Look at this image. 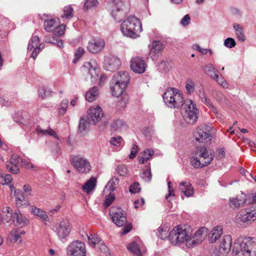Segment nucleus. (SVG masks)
Here are the masks:
<instances>
[{
	"mask_svg": "<svg viewBox=\"0 0 256 256\" xmlns=\"http://www.w3.org/2000/svg\"><path fill=\"white\" fill-rule=\"evenodd\" d=\"M214 158L213 155L208 152L205 145L198 146L190 158V164L196 168L208 166Z\"/></svg>",
	"mask_w": 256,
	"mask_h": 256,
	"instance_id": "f257e3e1",
	"label": "nucleus"
},
{
	"mask_svg": "<svg viewBox=\"0 0 256 256\" xmlns=\"http://www.w3.org/2000/svg\"><path fill=\"white\" fill-rule=\"evenodd\" d=\"M120 29L124 36L135 38L139 36L142 31V25L137 18L130 16L122 22Z\"/></svg>",
	"mask_w": 256,
	"mask_h": 256,
	"instance_id": "f03ea898",
	"label": "nucleus"
},
{
	"mask_svg": "<svg viewBox=\"0 0 256 256\" xmlns=\"http://www.w3.org/2000/svg\"><path fill=\"white\" fill-rule=\"evenodd\" d=\"M165 104L172 108H178L184 102L182 94L180 90L174 88H170L163 94Z\"/></svg>",
	"mask_w": 256,
	"mask_h": 256,
	"instance_id": "7ed1b4c3",
	"label": "nucleus"
},
{
	"mask_svg": "<svg viewBox=\"0 0 256 256\" xmlns=\"http://www.w3.org/2000/svg\"><path fill=\"white\" fill-rule=\"evenodd\" d=\"M233 250L240 256H256V238L245 237Z\"/></svg>",
	"mask_w": 256,
	"mask_h": 256,
	"instance_id": "20e7f679",
	"label": "nucleus"
},
{
	"mask_svg": "<svg viewBox=\"0 0 256 256\" xmlns=\"http://www.w3.org/2000/svg\"><path fill=\"white\" fill-rule=\"evenodd\" d=\"M181 114L188 124H193L198 120V110L191 100H186L180 106Z\"/></svg>",
	"mask_w": 256,
	"mask_h": 256,
	"instance_id": "39448f33",
	"label": "nucleus"
},
{
	"mask_svg": "<svg viewBox=\"0 0 256 256\" xmlns=\"http://www.w3.org/2000/svg\"><path fill=\"white\" fill-rule=\"evenodd\" d=\"M81 71L86 80H90L92 84L95 83L99 78L100 70L94 60L84 62L81 67Z\"/></svg>",
	"mask_w": 256,
	"mask_h": 256,
	"instance_id": "423d86ee",
	"label": "nucleus"
},
{
	"mask_svg": "<svg viewBox=\"0 0 256 256\" xmlns=\"http://www.w3.org/2000/svg\"><path fill=\"white\" fill-rule=\"evenodd\" d=\"M126 87L127 86L124 85V84H120L118 83V82H115L112 80H111L110 88L112 96L116 97L121 96L118 102V105L121 108H125L128 101V95L124 94L123 96H122Z\"/></svg>",
	"mask_w": 256,
	"mask_h": 256,
	"instance_id": "0eeeda50",
	"label": "nucleus"
},
{
	"mask_svg": "<svg viewBox=\"0 0 256 256\" xmlns=\"http://www.w3.org/2000/svg\"><path fill=\"white\" fill-rule=\"evenodd\" d=\"M70 161L72 165L80 174H87L91 170L90 162L82 155L73 154L70 156Z\"/></svg>",
	"mask_w": 256,
	"mask_h": 256,
	"instance_id": "6e6552de",
	"label": "nucleus"
},
{
	"mask_svg": "<svg viewBox=\"0 0 256 256\" xmlns=\"http://www.w3.org/2000/svg\"><path fill=\"white\" fill-rule=\"evenodd\" d=\"M169 239L174 245L180 244L186 242L189 239V234L186 230L185 226H178L173 228L169 234Z\"/></svg>",
	"mask_w": 256,
	"mask_h": 256,
	"instance_id": "1a4fd4ad",
	"label": "nucleus"
},
{
	"mask_svg": "<svg viewBox=\"0 0 256 256\" xmlns=\"http://www.w3.org/2000/svg\"><path fill=\"white\" fill-rule=\"evenodd\" d=\"M114 8L112 16L117 22H120L128 12L129 8L122 0H114Z\"/></svg>",
	"mask_w": 256,
	"mask_h": 256,
	"instance_id": "9d476101",
	"label": "nucleus"
},
{
	"mask_svg": "<svg viewBox=\"0 0 256 256\" xmlns=\"http://www.w3.org/2000/svg\"><path fill=\"white\" fill-rule=\"evenodd\" d=\"M256 220V205H252L246 208L236 216V222L240 224H249Z\"/></svg>",
	"mask_w": 256,
	"mask_h": 256,
	"instance_id": "9b49d317",
	"label": "nucleus"
},
{
	"mask_svg": "<svg viewBox=\"0 0 256 256\" xmlns=\"http://www.w3.org/2000/svg\"><path fill=\"white\" fill-rule=\"evenodd\" d=\"M68 256H86V250L84 242L78 240H74L66 248Z\"/></svg>",
	"mask_w": 256,
	"mask_h": 256,
	"instance_id": "f8f14e48",
	"label": "nucleus"
},
{
	"mask_svg": "<svg viewBox=\"0 0 256 256\" xmlns=\"http://www.w3.org/2000/svg\"><path fill=\"white\" fill-rule=\"evenodd\" d=\"M109 214L112 222L118 227L124 226L126 222V213L120 208L111 207Z\"/></svg>",
	"mask_w": 256,
	"mask_h": 256,
	"instance_id": "ddd939ff",
	"label": "nucleus"
},
{
	"mask_svg": "<svg viewBox=\"0 0 256 256\" xmlns=\"http://www.w3.org/2000/svg\"><path fill=\"white\" fill-rule=\"evenodd\" d=\"M212 130L210 127H208L204 130V128L197 129L194 134V138L196 142L194 143L198 146L196 142L202 144L204 145H208L210 144L212 140V136L210 132ZM202 145V144H201Z\"/></svg>",
	"mask_w": 256,
	"mask_h": 256,
	"instance_id": "4468645a",
	"label": "nucleus"
},
{
	"mask_svg": "<svg viewBox=\"0 0 256 256\" xmlns=\"http://www.w3.org/2000/svg\"><path fill=\"white\" fill-rule=\"evenodd\" d=\"M232 238L230 235H225L220 240L219 248L216 250L217 256H227L232 246Z\"/></svg>",
	"mask_w": 256,
	"mask_h": 256,
	"instance_id": "2eb2a0df",
	"label": "nucleus"
},
{
	"mask_svg": "<svg viewBox=\"0 0 256 256\" xmlns=\"http://www.w3.org/2000/svg\"><path fill=\"white\" fill-rule=\"evenodd\" d=\"M105 44L104 39L100 38H93L89 40L87 49L92 54H97L102 50Z\"/></svg>",
	"mask_w": 256,
	"mask_h": 256,
	"instance_id": "dca6fc26",
	"label": "nucleus"
},
{
	"mask_svg": "<svg viewBox=\"0 0 256 256\" xmlns=\"http://www.w3.org/2000/svg\"><path fill=\"white\" fill-rule=\"evenodd\" d=\"M88 116L86 118L90 124L95 125L103 116L102 110L100 106L90 108L88 110Z\"/></svg>",
	"mask_w": 256,
	"mask_h": 256,
	"instance_id": "f3484780",
	"label": "nucleus"
},
{
	"mask_svg": "<svg viewBox=\"0 0 256 256\" xmlns=\"http://www.w3.org/2000/svg\"><path fill=\"white\" fill-rule=\"evenodd\" d=\"M120 64V58L114 56H110L104 58V67L106 70L114 72L118 69Z\"/></svg>",
	"mask_w": 256,
	"mask_h": 256,
	"instance_id": "a211bd4d",
	"label": "nucleus"
},
{
	"mask_svg": "<svg viewBox=\"0 0 256 256\" xmlns=\"http://www.w3.org/2000/svg\"><path fill=\"white\" fill-rule=\"evenodd\" d=\"M42 44L40 43V39L38 36H33L29 41L28 50H32L34 49L33 52L32 54V58L34 60L36 59L38 54L41 51L43 46L41 48Z\"/></svg>",
	"mask_w": 256,
	"mask_h": 256,
	"instance_id": "6ab92c4d",
	"label": "nucleus"
},
{
	"mask_svg": "<svg viewBox=\"0 0 256 256\" xmlns=\"http://www.w3.org/2000/svg\"><path fill=\"white\" fill-rule=\"evenodd\" d=\"M56 232L60 239L66 238L70 232V224L66 220L61 221L56 225Z\"/></svg>",
	"mask_w": 256,
	"mask_h": 256,
	"instance_id": "aec40b11",
	"label": "nucleus"
},
{
	"mask_svg": "<svg viewBox=\"0 0 256 256\" xmlns=\"http://www.w3.org/2000/svg\"><path fill=\"white\" fill-rule=\"evenodd\" d=\"M146 66L144 60L140 57L133 58L130 61L131 69L135 72L144 73L146 71Z\"/></svg>",
	"mask_w": 256,
	"mask_h": 256,
	"instance_id": "412c9836",
	"label": "nucleus"
},
{
	"mask_svg": "<svg viewBox=\"0 0 256 256\" xmlns=\"http://www.w3.org/2000/svg\"><path fill=\"white\" fill-rule=\"evenodd\" d=\"M246 202V196L242 192L240 196H238L236 198H230L228 203L230 206L232 208L236 210L244 206Z\"/></svg>",
	"mask_w": 256,
	"mask_h": 256,
	"instance_id": "4be33fe9",
	"label": "nucleus"
},
{
	"mask_svg": "<svg viewBox=\"0 0 256 256\" xmlns=\"http://www.w3.org/2000/svg\"><path fill=\"white\" fill-rule=\"evenodd\" d=\"M204 230L203 228L198 230L192 237L189 236V239L187 241V246H194L200 243L204 238Z\"/></svg>",
	"mask_w": 256,
	"mask_h": 256,
	"instance_id": "5701e85b",
	"label": "nucleus"
},
{
	"mask_svg": "<svg viewBox=\"0 0 256 256\" xmlns=\"http://www.w3.org/2000/svg\"><path fill=\"white\" fill-rule=\"evenodd\" d=\"M112 80L128 86L130 82V76L126 72H119L114 75Z\"/></svg>",
	"mask_w": 256,
	"mask_h": 256,
	"instance_id": "b1692460",
	"label": "nucleus"
},
{
	"mask_svg": "<svg viewBox=\"0 0 256 256\" xmlns=\"http://www.w3.org/2000/svg\"><path fill=\"white\" fill-rule=\"evenodd\" d=\"M12 220L16 226L20 227L26 226L28 222L27 218L22 216L18 210L14 214Z\"/></svg>",
	"mask_w": 256,
	"mask_h": 256,
	"instance_id": "393cba45",
	"label": "nucleus"
},
{
	"mask_svg": "<svg viewBox=\"0 0 256 256\" xmlns=\"http://www.w3.org/2000/svg\"><path fill=\"white\" fill-rule=\"evenodd\" d=\"M180 191L184 193L187 197L191 196L194 194V188L189 182H182L180 184Z\"/></svg>",
	"mask_w": 256,
	"mask_h": 256,
	"instance_id": "a878e982",
	"label": "nucleus"
},
{
	"mask_svg": "<svg viewBox=\"0 0 256 256\" xmlns=\"http://www.w3.org/2000/svg\"><path fill=\"white\" fill-rule=\"evenodd\" d=\"M44 18H42L44 20V28L46 32H52L57 25L56 20V18H45L48 17L45 14L44 15Z\"/></svg>",
	"mask_w": 256,
	"mask_h": 256,
	"instance_id": "bb28decb",
	"label": "nucleus"
},
{
	"mask_svg": "<svg viewBox=\"0 0 256 256\" xmlns=\"http://www.w3.org/2000/svg\"><path fill=\"white\" fill-rule=\"evenodd\" d=\"M222 233V228L220 226H216L210 232L209 236V241L211 243H214L218 240Z\"/></svg>",
	"mask_w": 256,
	"mask_h": 256,
	"instance_id": "cd10ccee",
	"label": "nucleus"
},
{
	"mask_svg": "<svg viewBox=\"0 0 256 256\" xmlns=\"http://www.w3.org/2000/svg\"><path fill=\"white\" fill-rule=\"evenodd\" d=\"M13 210L10 207L6 206L3 208L0 214L1 220L4 222H8L12 218Z\"/></svg>",
	"mask_w": 256,
	"mask_h": 256,
	"instance_id": "c85d7f7f",
	"label": "nucleus"
},
{
	"mask_svg": "<svg viewBox=\"0 0 256 256\" xmlns=\"http://www.w3.org/2000/svg\"><path fill=\"white\" fill-rule=\"evenodd\" d=\"M233 28L235 30L236 38L238 40L244 42L246 40V36L244 32V28L240 24L234 23Z\"/></svg>",
	"mask_w": 256,
	"mask_h": 256,
	"instance_id": "c756f323",
	"label": "nucleus"
},
{
	"mask_svg": "<svg viewBox=\"0 0 256 256\" xmlns=\"http://www.w3.org/2000/svg\"><path fill=\"white\" fill-rule=\"evenodd\" d=\"M96 184V178L92 177L82 186V188L84 192L89 194L95 188Z\"/></svg>",
	"mask_w": 256,
	"mask_h": 256,
	"instance_id": "7c9ffc66",
	"label": "nucleus"
},
{
	"mask_svg": "<svg viewBox=\"0 0 256 256\" xmlns=\"http://www.w3.org/2000/svg\"><path fill=\"white\" fill-rule=\"evenodd\" d=\"M204 70L205 73L212 78H218V74L219 72L211 64H208L204 66Z\"/></svg>",
	"mask_w": 256,
	"mask_h": 256,
	"instance_id": "2f4dec72",
	"label": "nucleus"
},
{
	"mask_svg": "<svg viewBox=\"0 0 256 256\" xmlns=\"http://www.w3.org/2000/svg\"><path fill=\"white\" fill-rule=\"evenodd\" d=\"M98 94V86H94L86 94V99L89 102H92L95 100Z\"/></svg>",
	"mask_w": 256,
	"mask_h": 256,
	"instance_id": "473e14b6",
	"label": "nucleus"
},
{
	"mask_svg": "<svg viewBox=\"0 0 256 256\" xmlns=\"http://www.w3.org/2000/svg\"><path fill=\"white\" fill-rule=\"evenodd\" d=\"M62 12L61 17L66 20L71 19L74 16V10L71 5L65 6Z\"/></svg>",
	"mask_w": 256,
	"mask_h": 256,
	"instance_id": "72a5a7b5",
	"label": "nucleus"
},
{
	"mask_svg": "<svg viewBox=\"0 0 256 256\" xmlns=\"http://www.w3.org/2000/svg\"><path fill=\"white\" fill-rule=\"evenodd\" d=\"M31 212L34 214L39 216L44 221H48V216L46 212L43 210L36 208V206H32L31 208Z\"/></svg>",
	"mask_w": 256,
	"mask_h": 256,
	"instance_id": "f704fd0d",
	"label": "nucleus"
},
{
	"mask_svg": "<svg viewBox=\"0 0 256 256\" xmlns=\"http://www.w3.org/2000/svg\"><path fill=\"white\" fill-rule=\"evenodd\" d=\"M14 195L15 196L16 206L20 207L22 206L24 204V197L22 190L19 189L16 190Z\"/></svg>",
	"mask_w": 256,
	"mask_h": 256,
	"instance_id": "c9c22d12",
	"label": "nucleus"
},
{
	"mask_svg": "<svg viewBox=\"0 0 256 256\" xmlns=\"http://www.w3.org/2000/svg\"><path fill=\"white\" fill-rule=\"evenodd\" d=\"M36 132L38 134H42L43 135L48 134L54 137L56 140H58L59 138L56 134V132L50 128L48 130H42L40 127L38 126L36 128Z\"/></svg>",
	"mask_w": 256,
	"mask_h": 256,
	"instance_id": "e433bc0d",
	"label": "nucleus"
},
{
	"mask_svg": "<svg viewBox=\"0 0 256 256\" xmlns=\"http://www.w3.org/2000/svg\"><path fill=\"white\" fill-rule=\"evenodd\" d=\"M163 49V45L159 41H155L152 44V46L150 49V54L154 56L160 52Z\"/></svg>",
	"mask_w": 256,
	"mask_h": 256,
	"instance_id": "4c0bfd02",
	"label": "nucleus"
},
{
	"mask_svg": "<svg viewBox=\"0 0 256 256\" xmlns=\"http://www.w3.org/2000/svg\"><path fill=\"white\" fill-rule=\"evenodd\" d=\"M44 40L46 42H48L56 45L60 48L63 47L62 41L58 38L46 36L44 38Z\"/></svg>",
	"mask_w": 256,
	"mask_h": 256,
	"instance_id": "58836bf2",
	"label": "nucleus"
},
{
	"mask_svg": "<svg viewBox=\"0 0 256 256\" xmlns=\"http://www.w3.org/2000/svg\"><path fill=\"white\" fill-rule=\"evenodd\" d=\"M99 2L98 0H85L84 5V10H94L98 7Z\"/></svg>",
	"mask_w": 256,
	"mask_h": 256,
	"instance_id": "ea45409f",
	"label": "nucleus"
},
{
	"mask_svg": "<svg viewBox=\"0 0 256 256\" xmlns=\"http://www.w3.org/2000/svg\"><path fill=\"white\" fill-rule=\"evenodd\" d=\"M52 91L47 87L42 86L38 88V95L42 98L49 97L52 95Z\"/></svg>",
	"mask_w": 256,
	"mask_h": 256,
	"instance_id": "a19ab883",
	"label": "nucleus"
},
{
	"mask_svg": "<svg viewBox=\"0 0 256 256\" xmlns=\"http://www.w3.org/2000/svg\"><path fill=\"white\" fill-rule=\"evenodd\" d=\"M128 249L136 256H141L140 248L136 242H132L129 244L128 246Z\"/></svg>",
	"mask_w": 256,
	"mask_h": 256,
	"instance_id": "79ce46f5",
	"label": "nucleus"
},
{
	"mask_svg": "<svg viewBox=\"0 0 256 256\" xmlns=\"http://www.w3.org/2000/svg\"><path fill=\"white\" fill-rule=\"evenodd\" d=\"M68 100H64L62 101L58 107V113L60 116H63L66 112L68 106Z\"/></svg>",
	"mask_w": 256,
	"mask_h": 256,
	"instance_id": "37998d69",
	"label": "nucleus"
},
{
	"mask_svg": "<svg viewBox=\"0 0 256 256\" xmlns=\"http://www.w3.org/2000/svg\"><path fill=\"white\" fill-rule=\"evenodd\" d=\"M119 183V179L118 178L114 177L109 181L106 188L109 186V190L110 191H114Z\"/></svg>",
	"mask_w": 256,
	"mask_h": 256,
	"instance_id": "c03bdc74",
	"label": "nucleus"
},
{
	"mask_svg": "<svg viewBox=\"0 0 256 256\" xmlns=\"http://www.w3.org/2000/svg\"><path fill=\"white\" fill-rule=\"evenodd\" d=\"M88 244L92 246H94L100 242L101 239L99 236L95 234H90L88 236Z\"/></svg>",
	"mask_w": 256,
	"mask_h": 256,
	"instance_id": "a18cd8bd",
	"label": "nucleus"
},
{
	"mask_svg": "<svg viewBox=\"0 0 256 256\" xmlns=\"http://www.w3.org/2000/svg\"><path fill=\"white\" fill-rule=\"evenodd\" d=\"M140 176L145 182H150L152 180V174L150 168L148 166L146 169L141 174Z\"/></svg>",
	"mask_w": 256,
	"mask_h": 256,
	"instance_id": "49530a36",
	"label": "nucleus"
},
{
	"mask_svg": "<svg viewBox=\"0 0 256 256\" xmlns=\"http://www.w3.org/2000/svg\"><path fill=\"white\" fill-rule=\"evenodd\" d=\"M90 124L88 123L87 118H82L80 120L79 126H78V130L81 133L85 131L86 126Z\"/></svg>",
	"mask_w": 256,
	"mask_h": 256,
	"instance_id": "de8ad7c7",
	"label": "nucleus"
},
{
	"mask_svg": "<svg viewBox=\"0 0 256 256\" xmlns=\"http://www.w3.org/2000/svg\"><path fill=\"white\" fill-rule=\"evenodd\" d=\"M186 88L188 94H192L194 90V82L190 78H188L186 80Z\"/></svg>",
	"mask_w": 256,
	"mask_h": 256,
	"instance_id": "09e8293b",
	"label": "nucleus"
},
{
	"mask_svg": "<svg viewBox=\"0 0 256 256\" xmlns=\"http://www.w3.org/2000/svg\"><path fill=\"white\" fill-rule=\"evenodd\" d=\"M20 162L22 166L26 169L31 170H36V166L34 164L26 160L20 159Z\"/></svg>",
	"mask_w": 256,
	"mask_h": 256,
	"instance_id": "8fccbe9b",
	"label": "nucleus"
},
{
	"mask_svg": "<svg viewBox=\"0 0 256 256\" xmlns=\"http://www.w3.org/2000/svg\"><path fill=\"white\" fill-rule=\"evenodd\" d=\"M65 28L66 25L64 24L58 26H56L52 32L54 35L60 36L64 34V30Z\"/></svg>",
	"mask_w": 256,
	"mask_h": 256,
	"instance_id": "3c124183",
	"label": "nucleus"
},
{
	"mask_svg": "<svg viewBox=\"0 0 256 256\" xmlns=\"http://www.w3.org/2000/svg\"><path fill=\"white\" fill-rule=\"evenodd\" d=\"M12 180V175L9 174H2L0 176V183L2 184H8Z\"/></svg>",
	"mask_w": 256,
	"mask_h": 256,
	"instance_id": "603ef678",
	"label": "nucleus"
},
{
	"mask_svg": "<svg viewBox=\"0 0 256 256\" xmlns=\"http://www.w3.org/2000/svg\"><path fill=\"white\" fill-rule=\"evenodd\" d=\"M84 52L85 51L82 48H78L74 53V58L72 60V62L74 64H76L80 60V58L84 54Z\"/></svg>",
	"mask_w": 256,
	"mask_h": 256,
	"instance_id": "864d4df0",
	"label": "nucleus"
},
{
	"mask_svg": "<svg viewBox=\"0 0 256 256\" xmlns=\"http://www.w3.org/2000/svg\"><path fill=\"white\" fill-rule=\"evenodd\" d=\"M20 156L17 154H12L10 160L7 161L6 163L18 166V164L20 162Z\"/></svg>",
	"mask_w": 256,
	"mask_h": 256,
	"instance_id": "5fc2aeb1",
	"label": "nucleus"
},
{
	"mask_svg": "<svg viewBox=\"0 0 256 256\" xmlns=\"http://www.w3.org/2000/svg\"><path fill=\"white\" fill-rule=\"evenodd\" d=\"M6 166L9 172L12 174H17L20 172V170L18 166L13 164H8L6 163Z\"/></svg>",
	"mask_w": 256,
	"mask_h": 256,
	"instance_id": "6e6d98bb",
	"label": "nucleus"
},
{
	"mask_svg": "<svg viewBox=\"0 0 256 256\" xmlns=\"http://www.w3.org/2000/svg\"><path fill=\"white\" fill-rule=\"evenodd\" d=\"M236 45L234 40L232 38H226L224 42V46L228 48H232Z\"/></svg>",
	"mask_w": 256,
	"mask_h": 256,
	"instance_id": "4d7b16f0",
	"label": "nucleus"
},
{
	"mask_svg": "<svg viewBox=\"0 0 256 256\" xmlns=\"http://www.w3.org/2000/svg\"><path fill=\"white\" fill-rule=\"evenodd\" d=\"M117 172L120 176H124L128 173L127 168L124 165H119L118 166Z\"/></svg>",
	"mask_w": 256,
	"mask_h": 256,
	"instance_id": "13d9d810",
	"label": "nucleus"
},
{
	"mask_svg": "<svg viewBox=\"0 0 256 256\" xmlns=\"http://www.w3.org/2000/svg\"><path fill=\"white\" fill-rule=\"evenodd\" d=\"M140 190V184L138 182H135L130 186V192L131 193H137Z\"/></svg>",
	"mask_w": 256,
	"mask_h": 256,
	"instance_id": "bf43d9fd",
	"label": "nucleus"
},
{
	"mask_svg": "<svg viewBox=\"0 0 256 256\" xmlns=\"http://www.w3.org/2000/svg\"><path fill=\"white\" fill-rule=\"evenodd\" d=\"M158 68L162 72H166L168 71V66L164 62H160L158 65Z\"/></svg>",
	"mask_w": 256,
	"mask_h": 256,
	"instance_id": "052dcab7",
	"label": "nucleus"
},
{
	"mask_svg": "<svg viewBox=\"0 0 256 256\" xmlns=\"http://www.w3.org/2000/svg\"><path fill=\"white\" fill-rule=\"evenodd\" d=\"M171 182H168V194L166 195V199L168 201L170 202L172 200V196H174V190H173L171 189Z\"/></svg>",
	"mask_w": 256,
	"mask_h": 256,
	"instance_id": "680f3d73",
	"label": "nucleus"
},
{
	"mask_svg": "<svg viewBox=\"0 0 256 256\" xmlns=\"http://www.w3.org/2000/svg\"><path fill=\"white\" fill-rule=\"evenodd\" d=\"M122 140L121 136L112 137L110 138V142L114 146H118L121 142Z\"/></svg>",
	"mask_w": 256,
	"mask_h": 256,
	"instance_id": "e2e57ef3",
	"label": "nucleus"
},
{
	"mask_svg": "<svg viewBox=\"0 0 256 256\" xmlns=\"http://www.w3.org/2000/svg\"><path fill=\"white\" fill-rule=\"evenodd\" d=\"M122 121L120 120H114L112 124V128L114 130H116L120 128L122 125Z\"/></svg>",
	"mask_w": 256,
	"mask_h": 256,
	"instance_id": "0e129e2a",
	"label": "nucleus"
},
{
	"mask_svg": "<svg viewBox=\"0 0 256 256\" xmlns=\"http://www.w3.org/2000/svg\"><path fill=\"white\" fill-rule=\"evenodd\" d=\"M140 154H144L143 156L148 158V160H149L154 154V151L152 149H146Z\"/></svg>",
	"mask_w": 256,
	"mask_h": 256,
	"instance_id": "69168bd1",
	"label": "nucleus"
},
{
	"mask_svg": "<svg viewBox=\"0 0 256 256\" xmlns=\"http://www.w3.org/2000/svg\"><path fill=\"white\" fill-rule=\"evenodd\" d=\"M213 79L215 80L223 88H228V82L222 78L219 77L218 74V78H214Z\"/></svg>",
	"mask_w": 256,
	"mask_h": 256,
	"instance_id": "338daca9",
	"label": "nucleus"
},
{
	"mask_svg": "<svg viewBox=\"0 0 256 256\" xmlns=\"http://www.w3.org/2000/svg\"><path fill=\"white\" fill-rule=\"evenodd\" d=\"M115 199V196L114 195H110L108 197L106 198L104 204L106 208L108 207Z\"/></svg>",
	"mask_w": 256,
	"mask_h": 256,
	"instance_id": "774afa93",
	"label": "nucleus"
}]
</instances>
